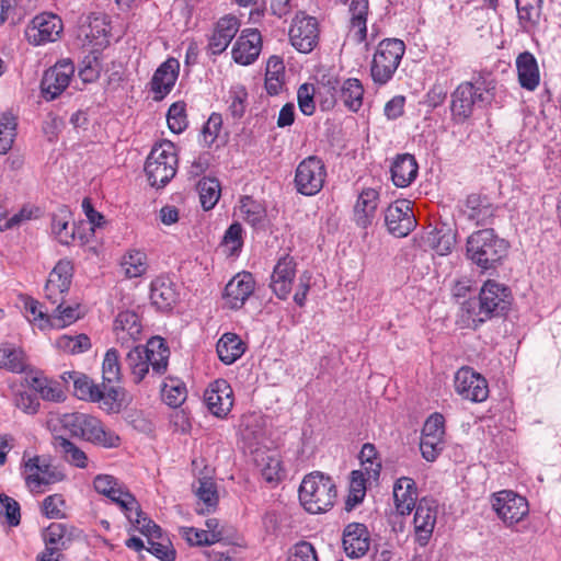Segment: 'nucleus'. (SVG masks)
<instances>
[{
	"mask_svg": "<svg viewBox=\"0 0 561 561\" xmlns=\"http://www.w3.org/2000/svg\"><path fill=\"white\" fill-rule=\"evenodd\" d=\"M170 351L163 339L151 337L146 345L134 346L126 355V364L130 370L133 380L139 383L149 374L151 368L153 375L165 373L169 363Z\"/></svg>",
	"mask_w": 561,
	"mask_h": 561,
	"instance_id": "obj_1",
	"label": "nucleus"
},
{
	"mask_svg": "<svg viewBox=\"0 0 561 561\" xmlns=\"http://www.w3.org/2000/svg\"><path fill=\"white\" fill-rule=\"evenodd\" d=\"M61 424L71 436L89 442L103 448H116L121 444V437L95 416L73 412L61 417Z\"/></svg>",
	"mask_w": 561,
	"mask_h": 561,
	"instance_id": "obj_2",
	"label": "nucleus"
},
{
	"mask_svg": "<svg viewBox=\"0 0 561 561\" xmlns=\"http://www.w3.org/2000/svg\"><path fill=\"white\" fill-rule=\"evenodd\" d=\"M508 243L499 238L493 229L472 232L466 244L467 257L483 271L495 268L506 256Z\"/></svg>",
	"mask_w": 561,
	"mask_h": 561,
	"instance_id": "obj_3",
	"label": "nucleus"
},
{
	"mask_svg": "<svg viewBox=\"0 0 561 561\" xmlns=\"http://www.w3.org/2000/svg\"><path fill=\"white\" fill-rule=\"evenodd\" d=\"M336 497V488L332 479L321 472L307 474L299 486V500L305 510L319 514L330 510Z\"/></svg>",
	"mask_w": 561,
	"mask_h": 561,
	"instance_id": "obj_4",
	"label": "nucleus"
},
{
	"mask_svg": "<svg viewBox=\"0 0 561 561\" xmlns=\"http://www.w3.org/2000/svg\"><path fill=\"white\" fill-rule=\"evenodd\" d=\"M178 153L173 142L163 140L150 151L145 163V173L152 187H164L175 175Z\"/></svg>",
	"mask_w": 561,
	"mask_h": 561,
	"instance_id": "obj_5",
	"label": "nucleus"
},
{
	"mask_svg": "<svg viewBox=\"0 0 561 561\" xmlns=\"http://www.w3.org/2000/svg\"><path fill=\"white\" fill-rule=\"evenodd\" d=\"M451 117L456 123H463L470 118L476 107H483L491 103L490 88L482 83L470 81L461 82L450 95Z\"/></svg>",
	"mask_w": 561,
	"mask_h": 561,
	"instance_id": "obj_6",
	"label": "nucleus"
},
{
	"mask_svg": "<svg viewBox=\"0 0 561 561\" xmlns=\"http://www.w3.org/2000/svg\"><path fill=\"white\" fill-rule=\"evenodd\" d=\"M405 53L403 41L386 38L381 41L374 54L370 76L374 83L383 85L394 76L401 59Z\"/></svg>",
	"mask_w": 561,
	"mask_h": 561,
	"instance_id": "obj_7",
	"label": "nucleus"
},
{
	"mask_svg": "<svg viewBox=\"0 0 561 561\" xmlns=\"http://www.w3.org/2000/svg\"><path fill=\"white\" fill-rule=\"evenodd\" d=\"M94 490L113 503L117 504L126 518L131 523L135 517H141V510L136 497L111 474H98L93 480Z\"/></svg>",
	"mask_w": 561,
	"mask_h": 561,
	"instance_id": "obj_8",
	"label": "nucleus"
},
{
	"mask_svg": "<svg viewBox=\"0 0 561 561\" xmlns=\"http://www.w3.org/2000/svg\"><path fill=\"white\" fill-rule=\"evenodd\" d=\"M325 179L327 168L323 161L316 156H310L297 165L294 183L301 195L314 196L322 190Z\"/></svg>",
	"mask_w": 561,
	"mask_h": 561,
	"instance_id": "obj_9",
	"label": "nucleus"
},
{
	"mask_svg": "<svg viewBox=\"0 0 561 561\" xmlns=\"http://www.w3.org/2000/svg\"><path fill=\"white\" fill-rule=\"evenodd\" d=\"M26 486L32 492H42V488L61 480V473L56 471L48 459L43 456H30L26 451L22 458L21 471Z\"/></svg>",
	"mask_w": 561,
	"mask_h": 561,
	"instance_id": "obj_10",
	"label": "nucleus"
},
{
	"mask_svg": "<svg viewBox=\"0 0 561 561\" xmlns=\"http://www.w3.org/2000/svg\"><path fill=\"white\" fill-rule=\"evenodd\" d=\"M62 30V21L57 14L43 12L35 15L26 26L25 38L33 46H42L58 41Z\"/></svg>",
	"mask_w": 561,
	"mask_h": 561,
	"instance_id": "obj_11",
	"label": "nucleus"
},
{
	"mask_svg": "<svg viewBox=\"0 0 561 561\" xmlns=\"http://www.w3.org/2000/svg\"><path fill=\"white\" fill-rule=\"evenodd\" d=\"M138 529L142 535L148 538V551L154 557L162 561H174L175 550L172 547L171 541L163 536L162 529L154 524L152 520L141 513V517L130 523Z\"/></svg>",
	"mask_w": 561,
	"mask_h": 561,
	"instance_id": "obj_12",
	"label": "nucleus"
},
{
	"mask_svg": "<svg viewBox=\"0 0 561 561\" xmlns=\"http://www.w3.org/2000/svg\"><path fill=\"white\" fill-rule=\"evenodd\" d=\"M445 419L440 413L431 414L422 428L420 450L427 461H434L444 449Z\"/></svg>",
	"mask_w": 561,
	"mask_h": 561,
	"instance_id": "obj_13",
	"label": "nucleus"
},
{
	"mask_svg": "<svg viewBox=\"0 0 561 561\" xmlns=\"http://www.w3.org/2000/svg\"><path fill=\"white\" fill-rule=\"evenodd\" d=\"M492 507L508 526L517 524L528 514L526 499L508 490L500 491L493 495Z\"/></svg>",
	"mask_w": 561,
	"mask_h": 561,
	"instance_id": "obj_14",
	"label": "nucleus"
},
{
	"mask_svg": "<svg viewBox=\"0 0 561 561\" xmlns=\"http://www.w3.org/2000/svg\"><path fill=\"white\" fill-rule=\"evenodd\" d=\"M455 390L465 400L483 402L489 397L485 378L470 367H461L455 375Z\"/></svg>",
	"mask_w": 561,
	"mask_h": 561,
	"instance_id": "obj_15",
	"label": "nucleus"
},
{
	"mask_svg": "<svg viewBox=\"0 0 561 561\" xmlns=\"http://www.w3.org/2000/svg\"><path fill=\"white\" fill-rule=\"evenodd\" d=\"M75 73V65L70 59H62L45 71L41 82L45 100L51 101L69 85Z\"/></svg>",
	"mask_w": 561,
	"mask_h": 561,
	"instance_id": "obj_16",
	"label": "nucleus"
},
{
	"mask_svg": "<svg viewBox=\"0 0 561 561\" xmlns=\"http://www.w3.org/2000/svg\"><path fill=\"white\" fill-rule=\"evenodd\" d=\"M319 30L312 16L296 15L289 28L291 45L302 54L310 53L318 44Z\"/></svg>",
	"mask_w": 561,
	"mask_h": 561,
	"instance_id": "obj_17",
	"label": "nucleus"
},
{
	"mask_svg": "<svg viewBox=\"0 0 561 561\" xmlns=\"http://www.w3.org/2000/svg\"><path fill=\"white\" fill-rule=\"evenodd\" d=\"M72 265L67 260H60L48 275L45 285V297L53 305L65 304V297L70 288Z\"/></svg>",
	"mask_w": 561,
	"mask_h": 561,
	"instance_id": "obj_18",
	"label": "nucleus"
},
{
	"mask_svg": "<svg viewBox=\"0 0 561 561\" xmlns=\"http://www.w3.org/2000/svg\"><path fill=\"white\" fill-rule=\"evenodd\" d=\"M385 222L392 236L397 238L408 236L416 225L410 202L402 199L391 204L386 210Z\"/></svg>",
	"mask_w": 561,
	"mask_h": 561,
	"instance_id": "obj_19",
	"label": "nucleus"
},
{
	"mask_svg": "<svg viewBox=\"0 0 561 561\" xmlns=\"http://www.w3.org/2000/svg\"><path fill=\"white\" fill-rule=\"evenodd\" d=\"M413 528L420 546H426L432 537L437 518V503L433 499L423 497L414 507Z\"/></svg>",
	"mask_w": 561,
	"mask_h": 561,
	"instance_id": "obj_20",
	"label": "nucleus"
},
{
	"mask_svg": "<svg viewBox=\"0 0 561 561\" xmlns=\"http://www.w3.org/2000/svg\"><path fill=\"white\" fill-rule=\"evenodd\" d=\"M240 20L233 14L221 16L208 36L207 53L213 56L222 54L240 28Z\"/></svg>",
	"mask_w": 561,
	"mask_h": 561,
	"instance_id": "obj_21",
	"label": "nucleus"
},
{
	"mask_svg": "<svg viewBox=\"0 0 561 561\" xmlns=\"http://www.w3.org/2000/svg\"><path fill=\"white\" fill-rule=\"evenodd\" d=\"M208 410L218 417L226 416L233 405V391L225 379H217L204 393Z\"/></svg>",
	"mask_w": 561,
	"mask_h": 561,
	"instance_id": "obj_22",
	"label": "nucleus"
},
{
	"mask_svg": "<svg viewBox=\"0 0 561 561\" xmlns=\"http://www.w3.org/2000/svg\"><path fill=\"white\" fill-rule=\"evenodd\" d=\"M262 49V37L257 30L245 28L237 38L231 55L233 60L242 66L253 64Z\"/></svg>",
	"mask_w": 561,
	"mask_h": 561,
	"instance_id": "obj_23",
	"label": "nucleus"
},
{
	"mask_svg": "<svg viewBox=\"0 0 561 561\" xmlns=\"http://www.w3.org/2000/svg\"><path fill=\"white\" fill-rule=\"evenodd\" d=\"M342 546L348 558L359 559L364 557L370 547V534L366 525L360 523L346 525L342 535Z\"/></svg>",
	"mask_w": 561,
	"mask_h": 561,
	"instance_id": "obj_24",
	"label": "nucleus"
},
{
	"mask_svg": "<svg viewBox=\"0 0 561 561\" xmlns=\"http://www.w3.org/2000/svg\"><path fill=\"white\" fill-rule=\"evenodd\" d=\"M296 277V262L293 256H282L274 266L270 287L282 300L288 298Z\"/></svg>",
	"mask_w": 561,
	"mask_h": 561,
	"instance_id": "obj_25",
	"label": "nucleus"
},
{
	"mask_svg": "<svg viewBox=\"0 0 561 561\" xmlns=\"http://www.w3.org/2000/svg\"><path fill=\"white\" fill-rule=\"evenodd\" d=\"M116 342L122 346H129L142 339V324L135 311H121L113 324Z\"/></svg>",
	"mask_w": 561,
	"mask_h": 561,
	"instance_id": "obj_26",
	"label": "nucleus"
},
{
	"mask_svg": "<svg viewBox=\"0 0 561 561\" xmlns=\"http://www.w3.org/2000/svg\"><path fill=\"white\" fill-rule=\"evenodd\" d=\"M255 289V280L251 273L241 272L226 285L224 299L231 309L241 308Z\"/></svg>",
	"mask_w": 561,
	"mask_h": 561,
	"instance_id": "obj_27",
	"label": "nucleus"
},
{
	"mask_svg": "<svg viewBox=\"0 0 561 561\" xmlns=\"http://www.w3.org/2000/svg\"><path fill=\"white\" fill-rule=\"evenodd\" d=\"M180 71V62L175 58H168L154 71L150 90L154 94V100H162L173 89Z\"/></svg>",
	"mask_w": 561,
	"mask_h": 561,
	"instance_id": "obj_28",
	"label": "nucleus"
},
{
	"mask_svg": "<svg viewBox=\"0 0 561 561\" xmlns=\"http://www.w3.org/2000/svg\"><path fill=\"white\" fill-rule=\"evenodd\" d=\"M508 289L494 280H486L480 290V312L490 317L507 307Z\"/></svg>",
	"mask_w": 561,
	"mask_h": 561,
	"instance_id": "obj_29",
	"label": "nucleus"
},
{
	"mask_svg": "<svg viewBox=\"0 0 561 561\" xmlns=\"http://www.w3.org/2000/svg\"><path fill=\"white\" fill-rule=\"evenodd\" d=\"M176 285L168 276H158L151 282L150 300L157 309L170 310L178 301Z\"/></svg>",
	"mask_w": 561,
	"mask_h": 561,
	"instance_id": "obj_30",
	"label": "nucleus"
},
{
	"mask_svg": "<svg viewBox=\"0 0 561 561\" xmlns=\"http://www.w3.org/2000/svg\"><path fill=\"white\" fill-rule=\"evenodd\" d=\"M103 388L107 398L116 400L118 397V383L122 378L119 354L117 350L110 348L104 355L102 363Z\"/></svg>",
	"mask_w": 561,
	"mask_h": 561,
	"instance_id": "obj_31",
	"label": "nucleus"
},
{
	"mask_svg": "<svg viewBox=\"0 0 561 561\" xmlns=\"http://www.w3.org/2000/svg\"><path fill=\"white\" fill-rule=\"evenodd\" d=\"M379 204V192L375 188H364L354 206V219L357 226L367 228L375 219Z\"/></svg>",
	"mask_w": 561,
	"mask_h": 561,
	"instance_id": "obj_32",
	"label": "nucleus"
},
{
	"mask_svg": "<svg viewBox=\"0 0 561 561\" xmlns=\"http://www.w3.org/2000/svg\"><path fill=\"white\" fill-rule=\"evenodd\" d=\"M394 506L400 515L410 514L417 505V489L413 479L399 478L393 484Z\"/></svg>",
	"mask_w": 561,
	"mask_h": 561,
	"instance_id": "obj_33",
	"label": "nucleus"
},
{
	"mask_svg": "<svg viewBox=\"0 0 561 561\" xmlns=\"http://www.w3.org/2000/svg\"><path fill=\"white\" fill-rule=\"evenodd\" d=\"M495 206L488 197L478 194H471L467 197L462 214L474 225H486L494 216Z\"/></svg>",
	"mask_w": 561,
	"mask_h": 561,
	"instance_id": "obj_34",
	"label": "nucleus"
},
{
	"mask_svg": "<svg viewBox=\"0 0 561 561\" xmlns=\"http://www.w3.org/2000/svg\"><path fill=\"white\" fill-rule=\"evenodd\" d=\"M419 171L414 156L410 153L398 154L391 165V178L398 187L409 186L416 178Z\"/></svg>",
	"mask_w": 561,
	"mask_h": 561,
	"instance_id": "obj_35",
	"label": "nucleus"
},
{
	"mask_svg": "<svg viewBox=\"0 0 561 561\" xmlns=\"http://www.w3.org/2000/svg\"><path fill=\"white\" fill-rule=\"evenodd\" d=\"M518 81L524 89L534 91L540 81L538 64L535 56L529 51H524L516 59Z\"/></svg>",
	"mask_w": 561,
	"mask_h": 561,
	"instance_id": "obj_36",
	"label": "nucleus"
},
{
	"mask_svg": "<svg viewBox=\"0 0 561 561\" xmlns=\"http://www.w3.org/2000/svg\"><path fill=\"white\" fill-rule=\"evenodd\" d=\"M80 36H83V45L91 46L94 50L105 47L110 43V34L105 20L103 18H92L87 26L80 30Z\"/></svg>",
	"mask_w": 561,
	"mask_h": 561,
	"instance_id": "obj_37",
	"label": "nucleus"
},
{
	"mask_svg": "<svg viewBox=\"0 0 561 561\" xmlns=\"http://www.w3.org/2000/svg\"><path fill=\"white\" fill-rule=\"evenodd\" d=\"M216 351L219 359L230 365L243 355L245 345L237 334L228 332L217 342Z\"/></svg>",
	"mask_w": 561,
	"mask_h": 561,
	"instance_id": "obj_38",
	"label": "nucleus"
},
{
	"mask_svg": "<svg viewBox=\"0 0 561 561\" xmlns=\"http://www.w3.org/2000/svg\"><path fill=\"white\" fill-rule=\"evenodd\" d=\"M121 268L127 278L144 276L149 268L147 254L137 249L128 250L122 256Z\"/></svg>",
	"mask_w": 561,
	"mask_h": 561,
	"instance_id": "obj_39",
	"label": "nucleus"
},
{
	"mask_svg": "<svg viewBox=\"0 0 561 561\" xmlns=\"http://www.w3.org/2000/svg\"><path fill=\"white\" fill-rule=\"evenodd\" d=\"M364 88L356 78L346 79L340 89V99L352 112H357L363 105Z\"/></svg>",
	"mask_w": 561,
	"mask_h": 561,
	"instance_id": "obj_40",
	"label": "nucleus"
},
{
	"mask_svg": "<svg viewBox=\"0 0 561 561\" xmlns=\"http://www.w3.org/2000/svg\"><path fill=\"white\" fill-rule=\"evenodd\" d=\"M54 445L61 454L62 458L71 466L80 469L88 467L87 454L69 439L62 436H57L55 437Z\"/></svg>",
	"mask_w": 561,
	"mask_h": 561,
	"instance_id": "obj_41",
	"label": "nucleus"
},
{
	"mask_svg": "<svg viewBox=\"0 0 561 561\" xmlns=\"http://www.w3.org/2000/svg\"><path fill=\"white\" fill-rule=\"evenodd\" d=\"M75 380L72 387L73 394L80 399L92 402H100L107 397V392L102 386L94 385L93 381L83 374H80Z\"/></svg>",
	"mask_w": 561,
	"mask_h": 561,
	"instance_id": "obj_42",
	"label": "nucleus"
},
{
	"mask_svg": "<svg viewBox=\"0 0 561 561\" xmlns=\"http://www.w3.org/2000/svg\"><path fill=\"white\" fill-rule=\"evenodd\" d=\"M0 367L16 374L23 373L26 368L24 352L12 344H1Z\"/></svg>",
	"mask_w": 561,
	"mask_h": 561,
	"instance_id": "obj_43",
	"label": "nucleus"
},
{
	"mask_svg": "<svg viewBox=\"0 0 561 561\" xmlns=\"http://www.w3.org/2000/svg\"><path fill=\"white\" fill-rule=\"evenodd\" d=\"M351 27L356 41L363 42L367 35L366 18L368 0H352L350 4Z\"/></svg>",
	"mask_w": 561,
	"mask_h": 561,
	"instance_id": "obj_44",
	"label": "nucleus"
},
{
	"mask_svg": "<svg viewBox=\"0 0 561 561\" xmlns=\"http://www.w3.org/2000/svg\"><path fill=\"white\" fill-rule=\"evenodd\" d=\"M285 66L277 56H271L266 64L265 89L268 94L276 95L280 92L284 84Z\"/></svg>",
	"mask_w": 561,
	"mask_h": 561,
	"instance_id": "obj_45",
	"label": "nucleus"
},
{
	"mask_svg": "<svg viewBox=\"0 0 561 561\" xmlns=\"http://www.w3.org/2000/svg\"><path fill=\"white\" fill-rule=\"evenodd\" d=\"M54 345L57 350L67 354H81L91 348V341L87 334L68 335L62 334L58 336Z\"/></svg>",
	"mask_w": 561,
	"mask_h": 561,
	"instance_id": "obj_46",
	"label": "nucleus"
},
{
	"mask_svg": "<svg viewBox=\"0 0 561 561\" xmlns=\"http://www.w3.org/2000/svg\"><path fill=\"white\" fill-rule=\"evenodd\" d=\"M359 470H364L368 479H373L377 482L381 470V459L378 456L376 447L369 443L364 444L359 453Z\"/></svg>",
	"mask_w": 561,
	"mask_h": 561,
	"instance_id": "obj_47",
	"label": "nucleus"
},
{
	"mask_svg": "<svg viewBox=\"0 0 561 561\" xmlns=\"http://www.w3.org/2000/svg\"><path fill=\"white\" fill-rule=\"evenodd\" d=\"M515 4L522 27H533L540 16L542 0H515Z\"/></svg>",
	"mask_w": 561,
	"mask_h": 561,
	"instance_id": "obj_48",
	"label": "nucleus"
},
{
	"mask_svg": "<svg viewBox=\"0 0 561 561\" xmlns=\"http://www.w3.org/2000/svg\"><path fill=\"white\" fill-rule=\"evenodd\" d=\"M161 396L169 407L178 408L186 400L187 390L180 379L167 378L161 388Z\"/></svg>",
	"mask_w": 561,
	"mask_h": 561,
	"instance_id": "obj_49",
	"label": "nucleus"
},
{
	"mask_svg": "<svg viewBox=\"0 0 561 561\" xmlns=\"http://www.w3.org/2000/svg\"><path fill=\"white\" fill-rule=\"evenodd\" d=\"M375 482L373 479H368L364 470H354L351 474L350 481V493L347 496L346 505L352 508L363 502L367 483Z\"/></svg>",
	"mask_w": 561,
	"mask_h": 561,
	"instance_id": "obj_50",
	"label": "nucleus"
},
{
	"mask_svg": "<svg viewBox=\"0 0 561 561\" xmlns=\"http://www.w3.org/2000/svg\"><path fill=\"white\" fill-rule=\"evenodd\" d=\"M198 192L202 207L209 210L215 207L220 197V184L217 179L204 178L198 182Z\"/></svg>",
	"mask_w": 561,
	"mask_h": 561,
	"instance_id": "obj_51",
	"label": "nucleus"
},
{
	"mask_svg": "<svg viewBox=\"0 0 561 561\" xmlns=\"http://www.w3.org/2000/svg\"><path fill=\"white\" fill-rule=\"evenodd\" d=\"M16 118L11 113H3L0 117V153L5 154L14 142L16 136Z\"/></svg>",
	"mask_w": 561,
	"mask_h": 561,
	"instance_id": "obj_52",
	"label": "nucleus"
},
{
	"mask_svg": "<svg viewBox=\"0 0 561 561\" xmlns=\"http://www.w3.org/2000/svg\"><path fill=\"white\" fill-rule=\"evenodd\" d=\"M239 210L240 216L253 227L261 225L265 218L264 207L249 196L241 198Z\"/></svg>",
	"mask_w": 561,
	"mask_h": 561,
	"instance_id": "obj_53",
	"label": "nucleus"
},
{
	"mask_svg": "<svg viewBox=\"0 0 561 561\" xmlns=\"http://www.w3.org/2000/svg\"><path fill=\"white\" fill-rule=\"evenodd\" d=\"M242 226L238 222L232 224L225 232L221 248L227 255H236L243 245Z\"/></svg>",
	"mask_w": 561,
	"mask_h": 561,
	"instance_id": "obj_54",
	"label": "nucleus"
},
{
	"mask_svg": "<svg viewBox=\"0 0 561 561\" xmlns=\"http://www.w3.org/2000/svg\"><path fill=\"white\" fill-rule=\"evenodd\" d=\"M56 309L50 314L49 329H62L72 324L79 319L78 309L71 306L64 307V304L55 305Z\"/></svg>",
	"mask_w": 561,
	"mask_h": 561,
	"instance_id": "obj_55",
	"label": "nucleus"
},
{
	"mask_svg": "<svg viewBox=\"0 0 561 561\" xmlns=\"http://www.w3.org/2000/svg\"><path fill=\"white\" fill-rule=\"evenodd\" d=\"M431 244L439 255H447L456 243V233L451 229H439L432 233Z\"/></svg>",
	"mask_w": 561,
	"mask_h": 561,
	"instance_id": "obj_56",
	"label": "nucleus"
},
{
	"mask_svg": "<svg viewBox=\"0 0 561 561\" xmlns=\"http://www.w3.org/2000/svg\"><path fill=\"white\" fill-rule=\"evenodd\" d=\"M167 122L170 130L174 134H181L187 127L185 104L183 102L173 103L167 114Z\"/></svg>",
	"mask_w": 561,
	"mask_h": 561,
	"instance_id": "obj_57",
	"label": "nucleus"
},
{
	"mask_svg": "<svg viewBox=\"0 0 561 561\" xmlns=\"http://www.w3.org/2000/svg\"><path fill=\"white\" fill-rule=\"evenodd\" d=\"M25 313L27 320L37 327L39 330L45 331L49 329L50 316L43 311L42 306L34 299L25 301Z\"/></svg>",
	"mask_w": 561,
	"mask_h": 561,
	"instance_id": "obj_58",
	"label": "nucleus"
},
{
	"mask_svg": "<svg viewBox=\"0 0 561 561\" xmlns=\"http://www.w3.org/2000/svg\"><path fill=\"white\" fill-rule=\"evenodd\" d=\"M181 535L191 546H210L219 542L218 535L205 531L203 529H196L194 527L181 528Z\"/></svg>",
	"mask_w": 561,
	"mask_h": 561,
	"instance_id": "obj_59",
	"label": "nucleus"
},
{
	"mask_svg": "<svg viewBox=\"0 0 561 561\" xmlns=\"http://www.w3.org/2000/svg\"><path fill=\"white\" fill-rule=\"evenodd\" d=\"M69 217L67 211L53 217L51 230L62 244H69L75 238L73 231L69 229Z\"/></svg>",
	"mask_w": 561,
	"mask_h": 561,
	"instance_id": "obj_60",
	"label": "nucleus"
},
{
	"mask_svg": "<svg viewBox=\"0 0 561 561\" xmlns=\"http://www.w3.org/2000/svg\"><path fill=\"white\" fill-rule=\"evenodd\" d=\"M195 493L198 500L206 505L207 511L218 503L216 484L210 479L199 480Z\"/></svg>",
	"mask_w": 561,
	"mask_h": 561,
	"instance_id": "obj_61",
	"label": "nucleus"
},
{
	"mask_svg": "<svg viewBox=\"0 0 561 561\" xmlns=\"http://www.w3.org/2000/svg\"><path fill=\"white\" fill-rule=\"evenodd\" d=\"M314 87L312 84L304 83L297 91L298 106L302 114L310 116L316 111V103L313 101Z\"/></svg>",
	"mask_w": 561,
	"mask_h": 561,
	"instance_id": "obj_62",
	"label": "nucleus"
},
{
	"mask_svg": "<svg viewBox=\"0 0 561 561\" xmlns=\"http://www.w3.org/2000/svg\"><path fill=\"white\" fill-rule=\"evenodd\" d=\"M64 497L60 494H53L43 501L42 511L43 514L48 518L60 519L66 516L64 513Z\"/></svg>",
	"mask_w": 561,
	"mask_h": 561,
	"instance_id": "obj_63",
	"label": "nucleus"
},
{
	"mask_svg": "<svg viewBox=\"0 0 561 561\" xmlns=\"http://www.w3.org/2000/svg\"><path fill=\"white\" fill-rule=\"evenodd\" d=\"M287 561H318V557L310 542L299 541L290 549Z\"/></svg>",
	"mask_w": 561,
	"mask_h": 561,
	"instance_id": "obj_64",
	"label": "nucleus"
}]
</instances>
